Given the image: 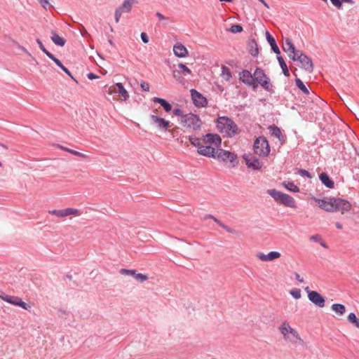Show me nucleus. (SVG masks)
<instances>
[{"instance_id": "62", "label": "nucleus", "mask_w": 359, "mask_h": 359, "mask_svg": "<svg viewBox=\"0 0 359 359\" xmlns=\"http://www.w3.org/2000/svg\"><path fill=\"white\" fill-rule=\"evenodd\" d=\"M36 43H38V45H40L41 43H42L41 41L39 39H36Z\"/></svg>"}, {"instance_id": "9", "label": "nucleus", "mask_w": 359, "mask_h": 359, "mask_svg": "<svg viewBox=\"0 0 359 359\" xmlns=\"http://www.w3.org/2000/svg\"><path fill=\"white\" fill-rule=\"evenodd\" d=\"M299 54H297L294 56V60L293 61L299 62L301 65V67L306 70V72L311 73L313 70V65L311 59L304 54L302 51H299Z\"/></svg>"}, {"instance_id": "21", "label": "nucleus", "mask_w": 359, "mask_h": 359, "mask_svg": "<svg viewBox=\"0 0 359 359\" xmlns=\"http://www.w3.org/2000/svg\"><path fill=\"white\" fill-rule=\"evenodd\" d=\"M173 52L178 57H185L189 53L187 48L180 43H177L173 46Z\"/></svg>"}, {"instance_id": "16", "label": "nucleus", "mask_w": 359, "mask_h": 359, "mask_svg": "<svg viewBox=\"0 0 359 359\" xmlns=\"http://www.w3.org/2000/svg\"><path fill=\"white\" fill-rule=\"evenodd\" d=\"M243 158L245 160L247 166L252 170H259L262 164L259 160L252 154H244Z\"/></svg>"}, {"instance_id": "44", "label": "nucleus", "mask_w": 359, "mask_h": 359, "mask_svg": "<svg viewBox=\"0 0 359 359\" xmlns=\"http://www.w3.org/2000/svg\"><path fill=\"white\" fill-rule=\"evenodd\" d=\"M69 153L73 155L77 156L79 157L83 158H87L88 157L86 154L81 153V152L75 151V150H73V149H71L69 151Z\"/></svg>"}, {"instance_id": "14", "label": "nucleus", "mask_w": 359, "mask_h": 359, "mask_svg": "<svg viewBox=\"0 0 359 359\" xmlns=\"http://www.w3.org/2000/svg\"><path fill=\"white\" fill-rule=\"evenodd\" d=\"M216 158L222 161H226L229 160L231 163H233L237 158V156L233 153L224 150L222 149H219V147L217 149L214 158Z\"/></svg>"}, {"instance_id": "23", "label": "nucleus", "mask_w": 359, "mask_h": 359, "mask_svg": "<svg viewBox=\"0 0 359 359\" xmlns=\"http://www.w3.org/2000/svg\"><path fill=\"white\" fill-rule=\"evenodd\" d=\"M319 178L321 181V182L327 188L332 189L334 187V182L330 178L328 175L325 172H322Z\"/></svg>"}, {"instance_id": "12", "label": "nucleus", "mask_w": 359, "mask_h": 359, "mask_svg": "<svg viewBox=\"0 0 359 359\" xmlns=\"http://www.w3.org/2000/svg\"><path fill=\"white\" fill-rule=\"evenodd\" d=\"M190 93L193 103L196 107L201 108L207 106L208 100L201 93L195 89H191Z\"/></svg>"}, {"instance_id": "32", "label": "nucleus", "mask_w": 359, "mask_h": 359, "mask_svg": "<svg viewBox=\"0 0 359 359\" xmlns=\"http://www.w3.org/2000/svg\"><path fill=\"white\" fill-rule=\"evenodd\" d=\"M295 83L297 86L305 94L309 95L310 92L309 88L304 84L300 79L296 78Z\"/></svg>"}, {"instance_id": "2", "label": "nucleus", "mask_w": 359, "mask_h": 359, "mask_svg": "<svg viewBox=\"0 0 359 359\" xmlns=\"http://www.w3.org/2000/svg\"><path fill=\"white\" fill-rule=\"evenodd\" d=\"M317 202L320 208L328 212L339 211L344 213L349 211L351 208V205L348 201L341 198H330L318 199Z\"/></svg>"}, {"instance_id": "36", "label": "nucleus", "mask_w": 359, "mask_h": 359, "mask_svg": "<svg viewBox=\"0 0 359 359\" xmlns=\"http://www.w3.org/2000/svg\"><path fill=\"white\" fill-rule=\"evenodd\" d=\"M284 184L285 188L292 192L297 193L299 192V187L297 185H295L293 182H287L285 183Z\"/></svg>"}, {"instance_id": "7", "label": "nucleus", "mask_w": 359, "mask_h": 359, "mask_svg": "<svg viewBox=\"0 0 359 359\" xmlns=\"http://www.w3.org/2000/svg\"><path fill=\"white\" fill-rule=\"evenodd\" d=\"M253 149L256 154L262 157L268 156L270 153L269 142L264 137L262 136L255 140Z\"/></svg>"}, {"instance_id": "60", "label": "nucleus", "mask_w": 359, "mask_h": 359, "mask_svg": "<svg viewBox=\"0 0 359 359\" xmlns=\"http://www.w3.org/2000/svg\"><path fill=\"white\" fill-rule=\"evenodd\" d=\"M266 8H269V4L264 1L263 0V1H260Z\"/></svg>"}, {"instance_id": "1", "label": "nucleus", "mask_w": 359, "mask_h": 359, "mask_svg": "<svg viewBox=\"0 0 359 359\" xmlns=\"http://www.w3.org/2000/svg\"><path fill=\"white\" fill-rule=\"evenodd\" d=\"M190 143L197 148V153L206 157L215 158L217 148L220 147L222 139L217 134L208 133L198 138L195 135L189 137Z\"/></svg>"}, {"instance_id": "20", "label": "nucleus", "mask_w": 359, "mask_h": 359, "mask_svg": "<svg viewBox=\"0 0 359 359\" xmlns=\"http://www.w3.org/2000/svg\"><path fill=\"white\" fill-rule=\"evenodd\" d=\"M257 257L263 262H269L278 259L280 257V253L276 251H271L267 255L262 252H259Z\"/></svg>"}, {"instance_id": "17", "label": "nucleus", "mask_w": 359, "mask_h": 359, "mask_svg": "<svg viewBox=\"0 0 359 359\" xmlns=\"http://www.w3.org/2000/svg\"><path fill=\"white\" fill-rule=\"evenodd\" d=\"M309 299L316 306L323 308L325 306V299L317 291H312L309 292Z\"/></svg>"}, {"instance_id": "5", "label": "nucleus", "mask_w": 359, "mask_h": 359, "mask_svg": "<svg viewBox=\"0 0 359 359\" xmlns=\"http://www.w3.org/2000/svg\"><path fill=\"white\" fill-rule=\"evenodd\" d=\"M267 192L277 203L289 208L296 207L294 199L290 195L282 193L276 189H269Z\"/></svg>"}, {"instance_id": "56", "label": "nucleus", "mask_w": 359, "mask_h": 359, "mask_svg": "<svg viewBox=\"0 0 359 359\" xmlns=\"http://www.w3.org/2000/svg\"><path fill=\"white\" fill-rule=\"evenodd\" d=\"M57 147L60 148V149H62L63 151H67L69 153V151L71 150V149H69L67 147H63V146H61V145H58Z\"/></svg>"}, {"instance_id": "64", "label": "nucleus", "mask_w": 359, "mask_h": 359, "mask_svg": "<svg viewBox=\"0 0 359 359\" xmlns=\"http://www.w3.org/2000/svg\"><path fill=\"white\" fill-rule=\"evenodd\" d=\"M0 147H3L4 149H7V147L4 144H0Z\"/></svg>"}, {"instance_id": "26", "label": "nucleus", "mask_w": 359, "mask_h": 359, "mask_svg": "<svg viewBox=\"0 0 359 359\" xmlns=\"http://www.w3.org/2000/svg\"><path fill=\"white\" fill-rule=\"evenodd\" d=\"M50 39L55 45L59 46H64L66 43V40L59 36L55 31L51 32Z\"/></svg>"}, {"instance_id": "18", "label": "nucleus", "mask_w": 359, "mask_h": 359, "mask_svg": "<svg viewBox=\"0 0 359 359\" xmlns=\"http://www.w3.org/2000/svg\"><path fill=\"white\" fill-rule=\"evenodd\" d=\"M120 273L122 275L132 276L140 283H143L149 278L147 275L137 273V271L135 269H121L120 270Z\"/></svg>"}, {"instance_id": "63", "label": "nucleus", "mask_w": 359, "mask_h": 359, "mask_svg": "<svg viewBox=\"0 0 359 359\" xmlns=\"http://www.w3.org/2000/svg\"><path fill=\"white\" fill-rule=\"evenodd\" d=\"M220 1L232 2L233 0H219Z\"/></svg>"}, {"instance_id": "6", "label": "nucleus", "mask_w": 359, "mask_h": 359, "mask_svg": "<svg viewBox=\"0 0 359 359\" xmlns=\"http://www.w3.org/2000/svg\"><path fill=\"white\" fill-rule=\"evenodd\" d=\"M48 213L56 217L57 218L65 219L67 217L72 218L80 217L82 215L83 211L81 209L67 208L59 210H49Z\"/></svg>"}, {"instance_id": "49", "label": "nucleus", "mask_w": 359, "mask_h": 359, "mask_svg": "<svg viewBox=\"0 0 359 359\" xmlns=\"http://www.w3.org/2000/svg\"><path fill=\"white\" fill-rule=\"evenodd\" d=\"M39 4L41 5L43 8L47 9L48 7L50 6L48 0H38Z\"/></svg>"}, {"instance_id": "8", "label": "nucleus", "mask_w": 359, "mask_h": 359, "mask_svg": "<svg viewBox=\"0 0 359 359\" xmlns=\"http://www.w3.org/2000/svg\"><path fill=\"white\" fill-rule=\"evenodd\" d=\"M256 81L264 90L272 91L273 86L270 82L269 78L261 68H256L254 72L253 81Z\"/></svg>"}, {"instance_id": "57", "label": "nucleus", "mask_w": 359, "mask_h": 359, "mask_svg": "<svg viewBox=\"0 0 359 359\" xmlns=\"http://www.w3.org/2000/svg\"><path fill=\"white\" fill-rule=\"evenodd\" d=\"M156 16L158 18L159 20H161L165 19L164 15L163 14H161V13H159V12L156 13Z\"/></svg>"}, {"instance_id": "38", "label": "nucleus", "mask_w": 359, "mask_h": 359, "mask_svg": "<svg viewBox=\"0 0 359 359\" xmlns=\"http://www.w3.org/2000/svg\"><path fill=\"white\" fill-rule=\"evenodd\" d=\"M229 30L232 33H240L243 31V27L240 25H232Z\"/></svg>"}, {"instance_id": "27", "label": "nucleus", "mask_w": 359, "mask_h": 359, "mask_svg": "<svg viewBox=\"0 0 359 359\" xmlns=\"http://www.w3.org/2000/svg\"><path fill=\"white\" fill-rule=\"evenodd\" d=\"M269 129L271 135L276 137L281 142L285 141V137L283 135L282 132L278 127L275 126H269Z\"/></svg>"}, {"instance_id": "61", "label": "nucleus", "mask_w": 359, "mask_h": 359, "mask_svg": "<svg viewBox=\"0 0 359 359\" xmlns=\"http://www.w3.org/2000/svg\"><path fill=\"white\" fill-rule=\"evenodd\" d=\"M305 291L307 292V294H309V292H312L313 290H310L309 287H305Z\"/></svg>"}, {"instance_id": "39", "label": "nucleus", "mask_w": 359, "mask_h": 359, "mask_svg": "<svg viewBox=\"0 0 359 359\" xmlns=\"http://www.w3.org/2000/svg\"><path fill=\"white\" fill-rule=\"evenodd\" d=\"M290 294L296 299H298L301 297V290L300 289H293L290 292Z\"/></svg>"}, {"instance_id": "22", "label": "nucleus", "mask_w": 359, "mask_h": 359, "mask_svg": "<svg viewBox=\"0 0 359 359\" xmlns=\"http://www.w3.org/2000/svg\"><path fill=\"white\" fill-rule=\"evenodd\" d=\"M228 233H231L233 238H240L243 235V231L236 228L235 226H222Z\"/></svg>"}, {"instance_id": "53", "label": "nucleus", "mask_w": 359, "mask_h": 359, "mask_svg": "<svg viewBox=\"0 0 359 359\" xmlns=\"http://www.w3.org/2000/svg\"><path fill=\"white\" fill-rule=\"evenodd\" d=\"M40 49L48 56L50 53L43 46V43L39 45Z\"/></svg>"}, {"instance_id": "35", "label": "nucleus", "mask_w": 359, "mask_h": 359, "mask_svg": "<svg viewBox=\"0 0 359 359\" xmlns=\"http://www.w3.org/2000/svg\"><path fill=\"white\" fill-rule=\"evenodd\" d=\"M202 222H207V223L215 222L219 224H221L219 223V221L211 215H205L202 219Z\"/></svg>"}, {"instance_id": "25", "label": "nucleus", "mask_w": 359, "mask_h": 359, "mask_svg": "<svg viewBox=\"0 0 359 359\" xmlns=\"http://www.w3.org/2000/svg\"><path fill=\"white\" fill-rule=\"evenodd\" d=\"M137 4V0H124L119 8L126 13H130L133 5Z\"/></svg>"}, {"instance_id": "19", "label": "nucleus", "mask_w": 359, "mask_h": 359, "mask_svg": "<svg viewBox=\"0 0 359 359\" xmlns=\"http://www.w3.org/2000/svg\"><path fill=\"white\" fill-rule=\"evenodd\" d=\"M239 76L240 80L245 84L251 86L253 88H256L257 86V85L253 82L254 74L252 75L250 71L246 69L243 70L240 73Z\"/></svg>"}, {"instance_id": "11", "label": "nucleus", "mask_w": 359, "mask_h": 359, "mask_svg": "<svg viewBox=\"0 0 359 359\" xmlns=\"http://www.w3.org/2000/svg\"><path fill=\"white\" fill-rule=\"evenodd\" d=\"M1 299L11 304L18 306L25 310H29L31 308L29 304L25 303L21 298L16 296H11L5 294L1 296Z\"/></svg>"}, {"instance_id": "52", "label": "nucleus", "mask_w": 359, "mask_h": 359, "mask_svg": "<svg viewBox=\"0 0 359 359\" xmlns=\"http://www.w3.org/2000/svg\"><path fill=\"white\" fill-rule=\"evenodd\" d=\"M87 77H88V79H90V80H93V79H95L99 78V76H98L97 75H96V74H93V73H92V72L88 73V74H87Z\"/></svg>"}, {"instance_id": "29", "label": "nucleus", "mask_w": 359, "mask_h": 359, "mask_svg": "<svg viewBox=\"0 0 359 359\" xmlns=\"http://www.w3.org/2000/svg\"><path fill=\"white\" fill-rule=\"evenodd\" d=\"M290 329L291 327L286 322L283 323V324L280 326V332L283 335L285 339H289L287 334L290 333Z\"/></svg>"}, {"instance_id": "37", "label": "nucleus", "mask_w": 359, "mask_h": 359, "mask_svg": "<svg viewBox=\"0 0 359 359\" xmlns=\"http://www.w3.org/2000/svg\"><path fill=\"white\" fill-rule=\"evenodd\" d=\"M178 67L180 69V72L184 75H189L191 74V71L190 69H189L183 63H180L178 65Z\"/></svg>"}, {"instance_id": "13", "label": "nucleus", "mask_w": 359, "mask_h": 359, "mask_svg": "<svg viewBox=\"0 0 359 359\" xmlns=\"http://www.w3.org/2000/svg\"><path fill=\"white\" fill-rule=\"evenodd\" d=\"M107 92L109 94L118 93L123 100H127L129 98V94L121 83H116L109 86Z\"/></svg>"}, {"instance_id": "51", "label": "nucleus", "mask_w": 359, "mask_h": 359, "mask_svg": "<svg viewBox=\"0 0 359 359\" xmlns=\"http://www.w3.org/2000/svg\"><path fill=\"white\" fill-rule=\"evenodd\" d=\"M141 39L144 43H147L149 42V37L145 32L141 33Z\"/></svg>"}, {"instance_id": "58", "label": "nucleus", "mask_w": 359, "mask_h": 359, "mask_svg": "<svg viewBox=\"0 0 359 359\" xmlns=\"http://www.w3.org/2000/svg\"><path fill=\"white\" fill-rule=\"evenodd\" d=\"M341 3L342 2H344V3H348L349 4H354V1L353 0H341Z\"/></svg>"}, {"instance_id": "48", "label": "nucleus", "mask_w": 359, "mask_h": 359, "mask_svg": "<svg viewBox=\"0 0 359 359\" xmlns=\"http://www.w3.org/2000/svg\"><path fill=\"white\" fill-rule=\"evenodd\" d=\"M310 240L315 242H320L322 241V237L319 234H315L310 237Z\"/></svg>"}, {"instance_id": "43", "label": "nucleus", "mask_w": 359, "mask_h": 359, "mask_svg": "<svg viewBox=\"0 0 359 359\" xmlns=\"http://www.w3.org/2000/svg\"><path fill=\"white\" fill-rule=\"evenodd\" d=\"M172 113L175 116L180 117V119H182L183 116L186 115L180 108L174 109Z\"/></svg>"}, {"instance_id": "15", "label": "nucleus", "mask_w": 359, "mask_h": 359, "mask_svg": "<svg viewBox=\"0 0 359 359\" xmlns=\"http://www.w3.org/2000/svg\"><path fill=\"white\" fill-rule=\"evenodd\" d=\"M283 50L287 53L288 57L291 60H294V56L297 54H299L298 50L296 49L294 45L292 42L291 39L289 38H286L283 43Z\"/></svg>"}, {"instance_id": "45", "label": "nucleus", "mask_w": 359, "mask_h": 359, "mask_svg": "<svg viewBox=\"0 0 359 359\" xmlns=\"http://www.w3.org/2000/svg\"><path fill=\"white\" fill-rule=\"evenodd\" d=\"M298 173L301 175V176H303V177H307L309 178H311V175L310 174V172L306 170H304V169H299L298 170Z\"/></svg>"}, {"instance_id": "47", "label": "nucleus", "mask_w": 359, "mask_h": 359, "mask_svg": "<svg viewBox=\"0 0 359 359\" xmlns=\"http://www.w3.org/2000/svg\"><path fill=\"white\" fill-rule=\"evenodd\" d=\"M140 86H141V88L142 89V90L145 91V92H149V84L145 81H142L141 83H140Z\"/></svg>"}, {"instance_id": "28", "label": "nucleus", "mask_w": 359, "mask_h": 359, "mask_svg": "<svg viewBox=\"0 0 359 359\" xmlns=\"http://www.w3.org/2000/svg\"><path fill=\"white\" fill-rule=\"evenodd\" d=\"M153 102L155 103H159L166 112H169L172 110L171 104L165 99L160 97H154Z\"/></svg>"}, {"instance_id": "54", "label": "nucleus", "mask_w": 359, "mask_h": 359, "mask_svg": "<svg viewBox=\"0 0 359 359\" xmlns=\"http://www.w3.org/2000/svg\"><path fill=\"white\" fill-rule=\"evenodd\" d=\"M62 71H64L69 76H70L71 78L74 79L72 73L68 70L67 68H66L65 66L62 67Z\"/></svg>"}, {"instance_id": "41", "label": "nucleus", "mask_w": 359, "mask_h": 359, "mask_svg": "<svg viewBox=\"0 0 359 359\" xmlns=\"http://www.w3.org/2000/svg\"><path fill=\"white\" fill-rule=\"evenodd\" d=\"M252 43L255 45V48L252 47V48L250 49L249 52H250V53L252 56L256 57V56H257V55H258V53H259V50H258V48H257V43H255V41H252Z\"/></svg>"}, {"instance_id": "4", "label": "nucleus", "mask_w": 359, "mask_h": 359, "mask_svg": "<svg viewBox=\"0 0 359 359\" xmlns=\"http://www.w3.org/2000/svg\"><path fill=\"white\" fill-rule=\"evenodd\" d=\"M180 123L183 127L194 132L201 130L203 125L201 118L197 114L193 113L186 114L182 119H180Z\"/></svg>"}, {"instance_id": "40", "label": "nucleus", "mask_w": 359, "mask_h": 359, "mask_svg": "<svg viewBox=\"0 0 359 359\" xmlns=\"http://www.w3.org/2000/svg\"><path fill=\"white\" fill-rule=\"evenodd\" d=\"M123 13L124 12L119 7L116 9L114 13V18L116 23L119 22Z\"/></svg>"}, {"instance_id": "10", "label": "nucleus", "mask_w": 359, "mask_h": 359, "mask_svg": "<svg viewBox=\"0 0 359 359\" xmlns=\"http://www.w3.org/2000/svg\"><path fill=\"white\" fill-rule=\"evenodd\" d=\"M151 123L161 132H167L170 127V122L158 116L151 114Z\"/></svg>"}, {"instance_id": "30", "label": "nucleus", "mask_w": 359, "mask_h": 359, "mask_svg": "<svg viewBox=\"0 0 359 359\" xmlns=\"http://www.w3.org/2000/svg\"><path fill=\"white\" fill-rule=\"evenodd\" d=\"M332 311H334L337 314L342 316L346 312V307L344 304H333L331 306Z\"/></svg>"}, {"instance_id": "46", "label": "nucleus", "mask_w": 359, "mask_h": 359, "mask_svg": "<svg viewBox=\"0 0 359 359\" xmlns=\"http://www.w3.org/2000/svg\"><path fill=\"white\" fill-rule=\"evenodd\" d=\"M293 337H294L295 339L299 340L300 341H303V340L300 338L299 334L297 333V332L294 330L293 328L291 327L290 329V333Z\"/></svg>"}, {"instance_id": "3", "label": "nucleus", "mask_w": 359, "mask_h": 359, "mask_svg": "<svg viewBox=\"0 0 359 359\" xmlns=\"http://www.w3.org/2000/svg\"><path fill=\"white\" fill-rule=\"evenodd\" d=\"M217 128L219 133L226 137H234L238 130L237 124L227 116H219L217 118Z\"/></svg>"}, {"instance_id": "50", "label": "nucleus", "mask_w": 359, "mask_h": 359, "mask_svg": "<svg viewBox=\"0 0 359 359\" xmlns=\"http://www.w3.org/2000/svg\"><path fill=\"white\" fill-rule=\"evenodd\" d=\"M330 1L337 8H341L342 7L341 0H330Z\"/></svg>"}, {"instance_id": "42", "label": "nucleus", "mask_w": 359, "mask_h": 359, "mask_svg": "<svg viewBox=\"0 0 359 359\" xmlns=\"http://www.w3.org/2000/svg\"><path fill=\"white\" fill-rule=\"evenodd\" d=\"M48 57L50 60H52L61 69L62 68V67H64V65L62 64V62L57 58H56L52 53H49L48 55Z\"/></svg>"}, {"instance_id": "34", "label": "nucleus", "mask_w": 359, "mask_h": 359, "mask_svg": "<svg viewBox=\"0 0 359 359\" xmlns=\"http://www.w3.org/2000/svg\"><path fill=\"white\" fill-rule=\"evenodd\" d=\"M222 76L226 80L229 81L231 78V73L230 69L226 67L222 66Z\"/></svg>"}, {"instance_id": "33", "label": "nucleus", "mask_w": 359, "mask_h": 359, "mask_svg": "<svg viewBox=\"0 0 359 359\" xmlns=\"http://www.w3.org/2000/svg\"><path fill=\"white\" fill-rule=\"evenodd\" d=\"M348 321L354 325L357 328H359V318L356 317L354 313H350L347 317Z\"/></svg>"}, {"instance_id": "24", "label": "nucleus", "mask_w": 359, "mask_h": 359, "mask_svg": "<svg viewBox=\"0 0 359 359\" xmlns=\"http://www.w3.org/2000/svg\"><path fill=\"white\" fill-rule=\"evenodd\" d=\"M266 40L271 46V50L277 55L280 54L278 46L276 44L275 39L268 32H266Z\"/></svg>"}, {"instance_id": "59", "label": "nucleus", "mask_w": 359, "mask_h": 359, "mask_svg": "<svg viewBox=\"0 0 359 359\" xmlns=\"http://www.w3.org/2000/svg\"><path fill=\"white\" fill-rule=\"evenodd\" d=\"M320 244L321 246H323L324 248H328V246L323 241V240L320 242Z\"/></svg>"}, {"instance_id": "55", "label": "nucleus", "mask_w": 359, "mask_h": 359, "mask_svg": "<svg viewBox=\"0 0 359 359\" xmlns=\"http://www.w3.org/2000/svg\"><path fill=\"white\" fill-rule=\"evenodd\" d=\"M294 276L296 280H298L299 282L302 283L304 281V279L300 277V275L298 273L294 272Z\"/></svg>"}, {"instance_id": "31", "label": "nucleus", "mask_w": 359, "mask_h": 359, "mask_svg": "<svg viewBox=\"0 0 359 359\" xmlns=\"http://www.w3.org/2000/svg\"><path fill=\"white\" fill-rule=\"evenodd\" d=\"M277 60L279 62L280 68L282 69L283 74L285 76H290L289 70H288L287 66L286 63L285 62L283 58L280 55H278Z\"/></svg>"}]
</instances>
